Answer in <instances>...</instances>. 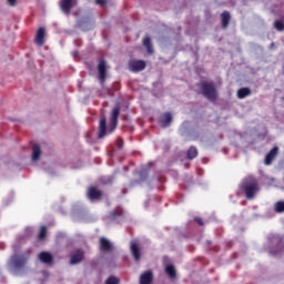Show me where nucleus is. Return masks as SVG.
<instances>
[{
    "instance_id": "1",
    "label": "nucleus",
    "mask_w": 284,
    "mask_h": 284,
    "mask_svg": "<svg viewBox=\"0 0 284 284\" xmlns=\"http://www.w3.org/2000/svg\"><path fill=\"white\" fill-rule=\"evenodd\" d=\"M240 190H242L248 201H252V199L261 192V186L258 185V180H256V178L248 175L242 181Z\"/></svg>"
},
{
    "instance_id": "2",
    "label": "nucleus",
    "mask_w": 284,
    "mask_h": 284,
    "mask_svg": "<svg viewBox=\"0 0 284 284\" xmlns=\"http://www.w3.org/2000/svg\"><path fill=\"white\" fill-rule=\"evenodd\" d=\"M201 90H202L203 97H205V99H207L209 101L214 102L216 101V99H219V92L216 91V83L203 81L201 83Z\"/></svg>"
},
{
    "instance_id": "3",
    "label": "nucleus",
    "mask_w": 284,
    "mask_h": 284,
    "mask_svg": "<svg viewBox=\"0 0 284 284\" xmlns=\"http://www.w3.org/2000/svg\"><path fill=\"white\" fill-rule=\"evenodd\" d=\"M98 79L101 85H105V79H108V62L103 59L98 64Z\"/></svg>"
},
{
    "instance_id": "4",
    "label": "nucleus",
    "mask_w": 284,
    "mask_h": 284,
    "mask_svg": "<svg viewBox=\"0 0 284 284\" xmlns=\"http://www.w3.org/2000/svg\"><path fill=\"white\" fill-rule=\"evenodd\" d=\"M121 114V106L116 105L111 111V118H110V132H113L116 130V125H119V115Z\"/></svg>"
},
{
    "instance_id": "5",
    "label": "nucleus",
    "mask_w": 284,
    "mask_h": 284,
    "mask_svg": "<svg viewBox=\"0 0 284 284\" xmlns=\"http://www.w3.org/2000/svg\"><path fill=\"white\" fill-rule=\"evenodd\" d=\"M26 263H28V257L24 255H12L10 260V265L16 270H21L26 267Z\"/></svg>"
},
{
    "instance_id": "6",
    "label": "nucleus",
    "mask_w": 284,
    "mask_h": 284,
    "mask_svg": "<svg viewBox=\"0 0 284 284\" xmlns=\"http://www.w3.org/2000/svg\"><path fill=\"white\" fill-rule=\"evenodd\" d=\"M87 197L89 201H101V199H103V191L99 190L97 186H89Z\"/></svg>"
},
{
    "instance_id": "7",
    "label": "nucleus",
    "mask_w": 284,
    "mask_h": 284,
    "mask_svg": "<svg viewBox=\"0 0 284 284\" xmlns=\"http://www.w3.org/2000/svg\"><path fill=\"white\" fill-rule=\"evenodd\" d=\"M74 6H77V0H60V10L64 14H70Z\"/></svg>"
},
{
    "instance_id": "8",
    "label": "nucleus",
    "mask_w": 284,
    "mask_h": 284,
    "mask_svg": "<svg viewBox=\"0 0 284 284\" xmlns=\"http://www.w3.org/2000/svg\"><path fill=\"white\" fill-rule=\"evenodd\" d=\"M146 67L145 61L143 60H131L129 62V69L131 72H142V70Z\"/></svg>"
},
{
    "instance_id": "9",
    "label": "nucleus",
    "mask_w": 284,
    "mask_h": 284,
    "mask_svg": "<svg viewBox=\"0 0 284 284\" xmlns=\"http://www.w3.org/2000/svg\"><path fill=\"white\" fill-rule=\"evenodd\" d=\"M108 134V120L105 115L100 119L98 139H103Z\"/></svg>"
},
{
    "instance_id": "10",
    "label": "nucleus",
    "mask_w": 284,
    "mask_h": 284,
    "mask_svg": "<svg viewBox=\"0 0 284 284\" xmlns=\"http://www.w3.org/2000/svg\"><path fill=\"white\" fill-rule=\"evenodd\" d=\"M84 255L85 253L83 252V250H77L74 253L71 254L70 265H78V263H81Z\"/></svg>"
},
{
    "instance_id": "11",
    "label": "nucleus",
    "mask_w": 284,
    "mask_h": 284,
    "mask_svg": "<svg viewBox=\"0 0 284 284\" xmlns=\"http://www.w3.org/2000/svg\"><path fill=\"white\" fill-rule=\"evenodd\" d=\"M36 43L37 45H44L45 43V28L43 27H40L37 31V34H36Z\"/></svg>"
},
{
    "instance_id": "12",
    "label": "nucleus",
    "mask_w": 284,
    "mask_h": 284,
    "mask_svg": "<svg viewBox=\"0 0 284 284\" xmlns=\"http://www.w3.org/2000/svg\"><path fill=\"white\" fill-rule=\"evenodd\" d=\"M130 250L134 261L136 262L141 261V247L136 242H131Z\"/></svg>"
},
{
    "instance_id": "13",
    "label": "nucleus",
    "mask_w": 284,
    "mask_h": 284,
    "mask_svg": "<svg viewBox=\"0 0 284 284\" xmlns=\"http://www.w3.org/2000/svg\"><path fill=\"white\" fill-rule=\"evenodd\" d=\"M152 281H154V274L152 271H146L141 274L139 283L140 284H152Z\"/></svg>"
},
{
    "instance_id": "14",
    "label": "nucleus",
    "mask_w": 284,
    "mask_h": 284,
    "mask_svg": "<svg viewBox=\"0 0 284 284\" xmlns=\"http://www.w3.org/2000/svg\"><path fill=\"white\" fill-rule=\"evenodd\" d=\"M278 154V146H274L265 156L264 163L265 165H272V162L274 159H276V155Z\"/></svg>"
},
{
    "instance_id": "15",
    "label": "nucleus",
    "mask_w": 284,
    "mask_h": 284,
    "mask_svg": "<svg viewBox=\"0 0 284 284\" xmlns=\"http://www.w3.org/2000/svg\"><path fill=\"white\" fill-rule=\"evenodd\" d=\"M112 242L105 237H100V250L102 252H112Z\"/></svg>"
},
{
    "instance_id": "16",
    "label": "nucleus",
    "mask_w": 284,
    "mask_h": 284,
    "mask_svg": "<svg viewBox=\"0 0 284 284\" xmlns=\"http://www.w3.org/2000/svg\"><path fill=\"white\" fill-rule=\"evenodd\" d=\"M39 260L41 261V263L50 265L51 263H53L54 257L49 252H40Z\"/></svg>"
},
{
    "instance_id": "17",
    "label": "nucleus",
    "mask_w": 284,
    "mask_h": 284,
    "mask_svg": "<svg viewBox=\"0 0 284 284\" xmlns=\"http://www.w3.org/2000/svg\"><path fill=\"white\" fill-rule=\"evenodd\" d=\"M160 123L161 128H170V124L172 123V113H164L160 120Z\"/></svg>"
},
{
    "instance_id": "18",
    "label": "nucleus",
    "mask_w": 284,
    "mask_h": 284,
    "mask_svg": "<svg viewBox=\"0 0 284 284\" xmlns=\"http://www.w3.org/2000/svg\"><path fill=\"white\" fill-rule=\"evenodd\" d=\"M232 17L230 16V11H223L221 13V22H222V28L225 30L227 26H230V20Z\"/></svg>"
},
{
    "instance_id": "19",
    "label": "nucleus",
    "mask_w": 284,
    "mask_h": 284,
    "mask_svg": "<svg viewBox=\"0 0 284 284\" xmlns=\"http://www.w3.org/2000/svg\"><path fill=\"white\" fill-rule=\"evenodd\" d=\"M199 156V149L196 146H190V149L186 152V159L189 161H193V159H196Z\"/></svg>"
},
{
    "instance_id": "20",
    "label": "nucleus",
    "mask_w": 284,
    "mask_h": 284,
    "mask_svg": "<svg viewBox=\"0 0 284 284\" xmlns=\"http://www.w3.org/2000/svg\"><path fill=\"white\" fill-rule=\"evenodd\" d=\"M119 216H123V209L118 207L109 213V221H116Z\"/></svg>"
},
{
    "instance_id": "21",
    "label": "nucleus",
    "mask_w": 284,
    "mask_h": 284,
    "mask_svg": "<svg viewBox=\"0 0 284 284\" xmlns=\"http://www.w3.org/2000/svg\"><path fill=\"white\" fill-rule=\"evenodd\" d=\"M41 159V146L39 144H34L32 146V161H39Z\"/></svg>"
},
{
    "instance_id": "22",
    "label": "nucleus",
    "mask_w": 284,
    "mask_h": 284,
    "mask_svg": "<svg viewBox=\"0 0 284 284\" xmlns=\"http://www.w3.org/2000/svg\"><path fill=\"white\" fill-rule=\"evenodd\" d=\"M164 272L165 274H168L169 278H176V268L174 267V265H166Z\"/></svg>"
},
{
    "instance_id": "23",
    "label": "nucleus",
    "mask_w": 284,
    "mask_h": 284,
    "mask_svg": "<svg viewBox=\"0 0 284 284\" xmlns=\"http://www.w3.org/2000/svg\"><path fill=\"white\" fill-rule=\"evenodd\" d=\"M143 45L146 48L149 54H154V49L152 48V39L150 37H145L143 39Z\"/></svg>"
},
{
    "instance_id": "24",
    "label": "nucleus",
    "mask_w": 284,
    "mask_h": 284,
    "mask_svg": "<svg viewBox=\"0 0 284 284\" xmlns=\"http://www.w3.org/2000/svg\"><path fill=\"white\" fill-rule=\"evenodd\" d=\"M252 94V90L250 88H241L237 90V99H245Z\"/></svg>"
},
{
    "instance_id": "25",
    "label": "nucleus",
    "mask_w": 284,
    "mask_h": 284,
    "mask_svg": "<svg viewBox=\"0 0 284 284\" xmlns=\"http://www.w3.org/2000/svg\"><path fill=\"white\" fill-rule=\"evenodd\" d=\"M274 212H276V214H283V212H284V201H277L274 204Z\"/></svg>"
},
{
    "instance_id": "26",
    "label": "nucleus",
    "mask_w": 284,
    "mask_h": 284,
    "mask_svg": "<svg viewBox=\"0 0 284 284\" xmlns=\"http://www.w3.org/2000/svg\"><path fill=\"white\" fill-rule=\"evenodd\" d=\"M48 236V229L45 226L40 227V232L38 234L39 241H43Z\"/></svg>"
},
{
    "instance_id": "27",
    "label": "nucleus",
    "mask_w": 284,
    "mask_h": 284,
    "mask_svg": "<svg viewBox=\"0 0 284 284\" xmlns=\"http://www.w3.org/2000/svg\"><path fill=\"white\" fill-rule=\"evenodd\" d=\"M275 30H278V32H283L284 30V22L282 20H276L274 22Z\"/></svg>"
},
{
    "instance_id": "28",
    "label": "nucleus",
    "mask_w": 284,
    "mask_h": 284,
    "mask_svg": "<svg viewBox=\"0 0 284 284\" xmlns=\"http://www.w3.org/2000/svg\"><path fill=\"white\" fill-rule=\"evenodd\" d=\"M105 284H119V278L114 275H111L106 281Z\"/></svg>"
},
{
    "instance_id": "29",
    "label": "nucleus",
    "mask_w": 284,
    "mask_h": 284,
    "mask_svg": "<svg viewBox=\"0 0 284 284\" xmlns=\"http://www.w3.org/2000/svg\"><path fill=\"white\" fill-rule=\"evenodd\" d=\"M124 142L121 138L116 139V148L118 150H123Z\"/></svg>"
},
{
    "instance_id": "30",
    "label": "nucleus",
    "mask_w": 284,
    "mask_h": 284,
    "mask_svg": "<svg viewBox=\"0 0 284 284\" xmlns=\"http://www.w3.org/2000/svg\"><path fill=\"white\" fill-rule=\"evenodd\" d=\"M97 6H101V8H105L108 6V0H95Z\"/></svg>"
},
{
    "instance_id": "31",
    "label": "nucleus",
    "mask_w": 284,
    "mask_h": 284,
    "mask_svg": "<svg viewBox=\"0 0 284 284\" xmlns=\"http://www.w3.org/2000/svg\"><path fill=\"white\" fill-rule=\"evenodd\" d=\"M195 223H197V225H203V219L201 217H194Z\"/></svg>"
},
{
    "instance_id": "32",
    "label": "nucleus",
    "mask_w": 284,
    "mask_h": 284,
    "mask_svg": "<svg viewBox=\"0 0 284 284\" xmlns=\"http://www.w3.org/2000/svg\"><path fill=\"white\" fill-rule=\"evenodd\" d=\"M277 245L280 247V252H284V243H283V241H280Z\"/></svg>"
},
{
    "instance_id": "33",
    "label": "nucleus",
    "mask_w": 284,
    "mask_h": 284,
    "mask_svg": "<svg viewBox=\"0 0 284 284\" xmlns=\"http://www.w3.org/2000/svg\"><path fill=\"white\" fill-rule=\"evenodd\" d=\"M9 6H17V0H8Z\"/></svg>"
},
{
    "instance_id": "34",
    "label": "nucleus",
    "mask_w": 284,
    "mask_h": 284,
    "mask_svg": "<svg viewBox=\"0 0 284 284\" xmlns=\"http://www.w3.org/2000/svg\"><path fill=\"white\" fill-rule=\"evenodd\" d=\"M140 174H144V179H148V171H141Z\"/></svg>"
},
{
    "instance_id": "35",
    "label": "nucleus",
    "mask_w": 284,
    "mask_h": 284,
    "mask_svg": "<svg viewBox=\"0 0 284 284\" xmlns=\"http://www.w3.org/2000/svg\"><path fill=\"white\" fill-rule=\"evenodd\" d=\"M274 255H276L277 253L275 252V253H273Z\"/></svg>"
}]
</instances>
